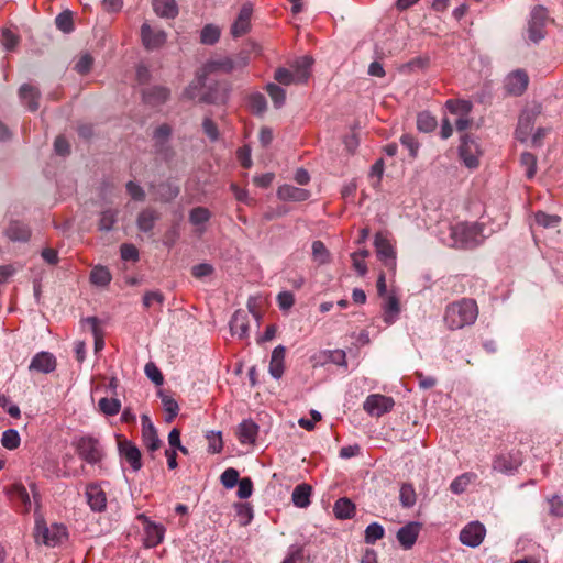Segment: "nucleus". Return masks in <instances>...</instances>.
Returning a JSON list of instances; mask_svg holds the SVG:
<instances>
[{"label":"nucleus","instance_id":"56","mask_svg":"<svg viewBox=\"0 0 563 563\" xmlns=\"http://www.w3.org/2000/svg\"><path fill=\"white\" fill-rule=\"evenodd\" d=\"M401 144L408 148L409 154L412 158L417 157L419 150V142L411 134H404L400 137Z\"/></svg>","mask_w":563,"mask_h":563},{"label":"nucleus","instance_id":"11","mask_svg":"<svg viewBox=\"0 0 563 563\" xmlns=\"http://www.w3.org/2000/svg\"><path fill=\"white\" fill-rule=\"evenodd\" d=\"M481 151L475 141L470 140L467 135L462 137L460 145V157L468 168H476L479 164Z\"/></svg>","mask_w":563,"mask_h":563},{"label":"nucleus","instance_id":"14","mask_svg":"<svg viewBox=\"0 0 563 563\" xmlns=\"http://www.w3.org/2000/svg\"><path fill=\"white\" fill-rule=\"evenodd\" d=\"M420 529L421 525L415 521L401 527L397 531V540L400 543V545L406 550L411 549L418 539Z\"/></svg>","mask_w":563,"mask_h":563},{"label":"nucleus","instance_id":"17","mask_svg":"<svg viewBox=\"0 0 563 563\" xmlns=\"http://www.w3.org/2000/svg\"><path fill=\"white\" fill-rule=\"evenodd\" d=\"M86 496L90 508L93 511H103L107 507V497L102 488L97 484H89L86 488Z\"/></svg>","mask_w":563,"mask_h":563},{"label":"nucleus","instance_id":"29","mask_svg":"<svg viewBox=\"0 0 563 563\" xmlns=\"http://www.w3.org/2000/svg\"><path fill=\"white\" fill-rule=\"evenodd\" d=\"M157 219L158 213L154 209H144L137 216V228L143 232H148L154 228Z\"/></svg>","mask_w":563,"mask_h":563},{"label":"nucleus","instance_id":"45","mask_svg":"<svg viewBox=\"0 0 563 563\" xmlns=\"http://www.w3.org/2000/svg\"><path fill=\"white\" fill-rule=\"evenodd\" d=\"M211 218L210 211L205 207H196L189 213V221L194 225L206 223Z\"/></svg>","mask_w":563,"mask_h":563},{"label":"nucleus","instance_id":"21","mask_svg":"<svg viewBox=\"0 0 563 563\" xmlns=\"http://www.w3.org/2000/svg\"><path fill=\"white\" fill-rule=\"evenodd\" d=\"M230 329L232 334L240 339L249 334V313L244 310H236L231 319Z\"/></svg>","mask_w":563,"mask_h":563},{"label":"nucleus","instance_id":"8","mask_svg":"<svg viewBox=\"0 0 563 563\" xmlns=\"http://www.w3.org/2000/svg\"><path fill=\"white\" fill-rule=\"evenodd\" d=\"M395 405L391 397L380 394H374L366 398L364 402V410L371 416L380 417L390 411Z\"/></svg>","mask_w":563,"mask_h":563},{"label":"nucleus","instance_id":"61","mask_svg":"<svg viewBox=\"0 0 563 563\" xmlns=\"http://www.w3.org/2000/svg\"><path fill=\"white\" fill-rule=\"evenodd\" d=\"M121 257L124 261L136 262L139 260V251L133 244H122L120 247Z\"/></svg>","mask_w":563,"mask_h":563},{"label":"nucleus","instance_id":"53","mask_svg":"<svg viewBox=\"0 0 563 563\" xmlns=\"http://www.w3.org/2000/svg\"><path fill=\"white\" fill-rule=\"evenodd\" d=\"M239 481V472L232 467L227 468L221 475V483L227 488H233Z\"/></svg>","mask_w":563,"mask_h":563},{"label":"nucleus","instance_id":"26","mask_svg":"<svg viewBox=\"0 0 563 563\" xmlns=\"http://www.w3.org/2000/svg\"><path fill=\"white\" fill-rule=\"evenodd\" d=\"M170 134L172 129L168 124H162L155 129L153 137L157 153L170 152L173 154L170 147L166 145Z\"/></svg>","mask_w":563,"mask_h":563},{"label":"nucleus","instance_id":"13","mask_svg":"<svg viewBox=\"0 0 563 563\" xmlns=\"http://www.w3.org/2000/svg\"><path fill=\"white\" fill-rule=\"evenodd\" d=\"M118 446L120 455L131 465L133 471H139L142 467L139 448L129 440H119Z\"/></svg>","mask_w":563,"mask_h":563},{"label":"nucleus","instance_id":"20","mask_svg":"<svg viewBox=\"0 0 563 563\" xmlns=\"http://www.w3.org/2000/svg\"><path fill=\"white\" fill-rule=\"evenodd\" d=\"M521 464V457L518 454H500L493 462V468L500 473L517 470Z\"/></svg>","mask_w":563,"mask_h":563},{"label":"nucleus","instance_id":"3","mask_svg":"<svg viewBox=\"0 0 563 563\" xmlns=\"http://www.w3.org/2000/svg\"><path fill=\"white\" fill-rule=\"evenodd\" d=\"M35 532L34 538L37 543H43L47 547H56L67 539V529L62 523H53L47 526L44 517L35 512Z\"/></svg>","mask_w":563,"mask_h":563},{"label":"nucleus","instance_id":"12","mask_svg":"<svg viewBox=\"0 0 563 563\" xmlns=\"http://www.w3.org/2000/svg\"><path fill=\"white\" fill-rule=\"evenodd\" d=\"M142 441L143 445L150 452H155L161 448L162 441L157 435V431L147 415H142Z\"/></svg>","mask_w":563,"mask_h":563},{"label":"nucleus","instance_id":"42","mask_svg":"<svg viewBox=\"0 0 563 563\" xmlns=\"http://www.w3.org/2000/svg\"><path fill=\"white\" fill-rule=\"evenodd\" d=\"M520 163L526 168L527 178L532 179L537 173V157L529 152H525L521 154Z\"/></svg>","mask_w":563,"mask_h":563},{"label":"nucleus","instance_id":"40","mask_svg":"<svg viewBox=\"0 0 563 563\" xmlns=\"http://www.w3.org/2000/svg\"><path fill=\"white\" fill-rule=\"evenodd\" d=\"M21 443L20 434L14 429H8L2 433L1 444L8 450H15Z\"/></svg>","mask_w":563,"mask_h":563},{"label":"nucleus","instance_id":"41","mask_svg":"<svg viewBox=\"0 0 563 563\" xmlns=\"http://www.w3.org/2000/svg\"><path fill=\"white\" fill-rule=\"evenodd\" d=\"M266 91L269 95L275 108H280L286 101V91L276 84H268Z\"/></svg>","mask_w":563,"mask_h":563},{"label":"nucleus","instance_id":"43","mask_svg":"<svg viewBox=\"0 0 563 563\" xmlns=\"http://www.w3.org/2000/svg\"><path fill=\"white\" fill-rule=\"evenodd\" d=\"M400 503L404 507H412L416 504L417 495L416 492L410 484H404L400 488L399 494Z\"/></svg>","mask_w":563,"mask_h":563},{"label":"nucleus","instance_id":"31","mask_svg":"<svg viewBox=\"0 0 563 563\" xmlns=\"http://www.w3.org/2000/svg\"><path fill=\"white\" fill-rule=\"evenodd\" d=\"M169 97L168 89L164 87H153L143 93L145 102L152 106H157L165 102Z\"/></svg>","mask_w":563,"mask_h":563},{"label":"nucleus","instance_id":"34","mask_svg":"<svg viewBox=\"0 0 563 563\" xmlns=\"http://www.w3.org/2000/svg\"><path fill=\"white\" fill-rule=\"evenodd\" d=\"M55 24H56L57 29L65 34L73 32V30H74L73 12L69 10H65L62 13H59L55 19Z\"/></svg>","mask_w":563,"mask_h":563},{"label":"nucleus","instance_id":"5","mask_svg":"<svg viewBox=\"0 0 563 563\" xmlns=\"http://www.w3.org/2000/svg\"><path fill=\"white\" fill-rule=\"evenodd\" d=\"M374 245L379 261L393 273L396 271V251L390 241L382 233H376Z\"/></svg>","mask_w":563,"mask_h":563},{"label":"nucleus","instance_id":"38","mask_svg":"<svg viewBox=\"0 0 563 563\" xmlns=\"http://www.w3.org/2000/svg\"><path fill=\"white\" fill-rule=\"evenodd\" d=\"M437 119L429 112H421L417 117V128L421 132H432L437 128Z\"/></svg>","mask_w":563,"mask_h":563},{"label":"nucleus","instance_id":"23","mask_svg":"<svg viewBox=\"0 0 563 563\" xmlns=\"http://www.w3.org/2000/svg\"><path fill=\"white\" fill-rule=\"evenodd\" d=\"M286 349L283 345L276 346L272 352L269 362V373L275 378H280L284 374V361Z\"/></svg>","mask_w":563,"mask_h":563},{"label":"nucleus","instance_id":"4","mask_svg":"<svg viewBox=\"0 0 563 563\" xmlns=\"http://www.w3.org/2000/svg\"><path fill=\"white\" fill-rule=\"evenodd\" d=\"M78 455L89 464H96L103 457L102 449L97 439L82 437L76 444Z\"/></svg>","mask_w":563,"mask_h":563},{"label":"nucleus","instance_id":"2","mask_svg":"<svg viewBox=\"0 0 563 563\" xmlns=\"http://www.w3.org/2000/svg\"><path fill=\"white\" fill-rule=\"evenodd\" d=\"M450 231L453 247L472 249L483 241V225L478 222H459Z\"/></svg>","mask_w":563,"mask_h":563},{"label":"nucleus","instance_id":"37","mask_svg":"<svg viewBox=\"0 0 563 563\" xmlns=\"http://www.w3.org/2000/svg\"><path fill=\"white\" fill-rule=\"evenodd\" d=\"M98 406L100 411L107 416H115L121 409V402L117 398H101Z\"/></svg>","mask_w":563,"mask_h":563},{"label":"nucleus","instance_id":"44","mask_svg":"<svg viewBox=\"0 0 563 563\" xmlns=\"http://www.w3.org/2000/svg\"><path fill=\"white\" fill-rule=\"evenodd\" d=\"M385 530L382 525L373 522L365 529V542L374 544L377 540L384 537Z\"/></svg>","mask_w":563,"mask_h":563},{"label":"nucleus","instance_id":"19","mask_svg":"<svg viewBox=\"0 0 563 563\" xmlns=\"http://www.w3.org/2000/svg\"><path fill=\"white\" fill-rule=\"evenodd\" d=\"M252 12L253 8L250 3L243 4L231 27L232 35H240L250 31Z\"/></svg>","mask_w":563,"mask_h":563},{"label":"nucleus","instance_id":"58","mask_svg":"<svg viewBox=\"0 0 563 563\" xmlns=\"http://www.w3.org/2000/svg\"><path fill=\"white\" fill-rule=\"evenodd\" d=\"M238 485H239V488H238L236 494H238L239 498L246 499L252 495L253 483H252L251 478L244 477L239 481Z\"/></svg>","mask_w":563,"mask_h":563},{"label":"nucleus","instance_id":"15","mask_svg":"<svg viewBox=\"0 0 563 563\" xmlns=\"http://www.w3.org/2000/svg\"><path fill=\"white\" fill-rule=\"evenodd\" d=\"M56 365L57 362L53 354L48 352H40L32 358L29 369L37 373L48 374L55 371Z\"/></svg>","mask_w":563,"mask_h":563},{"label":"nucleus","instance_id":"50","mask_svg":"<svg viewBox=\"0 0 563 563\" xmlns=\"http://www.w3.org/2000/svg\"><path fill=\"white\" fill-rule=\"evenodd\" d=\"M207 440H208L209 453L216 454V453L221 452V450L223 448L221 432L210 431L207 434Z\"/></svg>","mask_w":563,"mask_h":563},{"label":"nucleus","instance_id":"6","mask_svg":"<svg viewBox=\"0 0 563 563\" xmlns=\"http://www.w3.org/2000/svg\"><path fill=\"white\" fill-rule=\"evenodd\" d=\"M552 24H554V19L549 16L548 10L542 5H536L530 14L529 34L542 35V33H548V26Z\"/></svg>","mask_w":563,"mask_h":563},{"label":"nucleus","instance_id":"27","mask_svg":"<svg viewBox=\"0 0 563 563\" xmlns=\"http://www.w3.org/2000/svg\"><path fill=\"white\" fill-rule=\"evenodd\" d=\"M333 512L338 519H350L355 514V505L346 497L339 498L334 503Z\"/></svg>","mask_w":563,"mask_h":563},{"label":"nucleus","instance_id":"35","mask_svg":"<svg viewBox=\"0 0 563 563\" xmlns=\"http://www.w3.org/2000/svg\"><path fill=\"white\" fill-rule=\"evenodd\" d=\"M90 282L97 286H107L111 282V274L104 266H96L90 273Z\"/></svg>","mask_w":563,"mask_h":563},{"label":"nucleus","instance_id":"49","mask_svg":"<svg viewBox=\"0 0 563 563\" xmlns=\"http://www.w3.org/2000/svg\"><path fill=\"white\" fill-rule=\"evenodd\" d=\"M274 78L276 81H278L279 84L285 85V86H289L292 84L297 85V79H296L294 73L291 71V69H287V68H283V67L277 68L275 71Z\"/></svg>","mask_w":563,"mask_h":563},{"label":"nucleus","instance_id":"54","mask_svg":"<svg viewBox=\"0 0 563 563\" xmlns=\"http://www.w3.org/2000/svg\"><path fill=\"white\" fill-rule=\"evenodd\" d=\"M312 255L314 260L319 261L322 264L328 262L329 253L323 242L314 241L312 243Z\"/></svg>","mask_w":563,"mask_h":563},{"label":"nucleus","instance_id":"39","mask_svg":"<svg viewBox=\"0 0 563 563\" xmlns=\"http://www.w3.org/2000/svg\"><path fill=\"white\" fill-rule=\"evenodd\" d=\"M118 210L107 209L101 212L100 220L98 223L99 230L101 231H110L113 229L114 223L117 222Z\"/></svg>","mask_w":563,"mask_h":563},{"label":"nucleus","instance_id":"48","mask_svg":"<svg viewBox=\"0 0 563 563\" xmlns=\"http://www.w3.org/2000/svg\"><path fill=\"white\" fill-rule=\"evenodd\" d=\"M162 402H163L164 409L167 413L165 420H166V422H172L175 419V417L178 415V410H179L178 404L175 399H173L169 396H164L162 398Z\"/></svg>","mask_w":563,"mask_h":563},{"label":"nucleus","instance_id":"25","mask_svg":"<svg viewBox=\"0 0 563 563\" xmlns=\"http://www.w3.org/2000/svg\"><path fill=\"white\" fill-rule=\"evenodd\" d=\"M312 487L309 484L302 483L295 487L291 499L295 506L306 508L310 505V496Z\"/></svg>","mask_w":563,"mask_h":563},{"label":"nucleus","instance_id":"18","mask_svg":"<svg viewBox=\"0 0 563 563\" xmlns=\"http://www.w3.org/2000/svg\"><path fill=\"white\" fill-rule=\"evenodd\" d=\"M277 196L285 201H306L310 197V191L285 184L278 188Z\"/></svg>","mask_w":563,"mask_h":563},{"label":"nucleus","instance_id":"9","mask_svg":"<svg viewBox=\"0 0 563 563\" xmlns=\"http://www.w3.org/2000/svg\"><path fill=\"white\" fill-rule=\"evenodd\" d=\"M486 536V529L479 521H473L466 525L460 532V541L467 547H478Z\"/></svg>","mask_w":563,"mask_h":563},{"label":"nucleus","instance_id":"63","mask_svg":"<svg viewBox=\"0 0 563 563\" xmlns=\"http://www.w3.org/2000/svg\"><path fill=\"white\" fill-rule=\"evenodd\" d=\"M213 271L214 269H213V266L211 264L201 263V264L195 265L191 268V274L196 278H202V277L211 275L213 273Z\"/></svg>","mask_w":563,"mask_h":563},{"label":"nucleus","instance_id":"36","mask_svg":"<svg viewBox=\"0 0 563 563\" xmlns=\"http://www.w3.org/2000/svg\"><path fill=\"white\" fill-rule=\"evenodd\" d=\"M399 310L400 308L398 299L395 296H389L384 306L385 322L391 324L395 321L397 314L399 313Z\"/></svg>","mask_w":563,"mask_h":563},{"label":"nucleus","instance_id":"59","mask_svg":"<svg viewBox=\"0 0 563 563\" xmlns=\"http://www.w3.org/2000/svg\"><path fill=\"white\" fill-rule=\"evenodd\" d=\"M180 236L179 228L177 224L168 229L163 235V243L167 247H173Z\"/></svg>","mask_w":563,"mask_h":563},{"label":"nucleus","instance_id":"30","mask_svg":"<svg viewBox=\"0 0 563 563\" xmlns=\"http://www.w3.org/2000/svg\"><path fill=\"white\" fill-rule=\"evenodd\" d=\"M20 97L26 102V106L31 111H36L38 109L40 92L35 87L31 85L21 86Z\"/></svg>","mask_w":563,"mask_h":563},{"label":"nucleus","instance_id":"22","mask_svg":"<svg viewBox=\"0 0 563 563\" xmlns=\"http://www.w3.org/2000/svg\"><path fill=\"white\" fill-rule=\"evenodd\" d=\"M154 12L165 19H175L179 9L176 0H152Z\"/></svg>","mask_w":563,"mask_h":563},{"label":"nucleus","instance_id":"32","mask_svg":"<svg viewBox=\"0 0 563 563\" xmlns=\"http://www.w3.org/2000/svg\"><path fill=\"white\" fill-rule=\"evenodd\" d=\"M145 544L148 548L156 547L163 541L164 529L162 526L155 523H148L145 528Z\"/></svg>","mask_w":563,"mask_h":563},{"label":"nucleus","instance_id":"47","mask_svg":"<svg viewBox=\"0 0 563 563\" xmlns=\"http://www.w3.org/2000/svg\"><path fill=\"white\" fill-rule=\"evenodd\" d=\"M534 220L537 224H539L540 227L553 228L559 224L560 217L539 211L534 214Z\"/></svg>","mask_w":563,"mask_h":563},{"label":"nucleus","instance_id":"7","mask_svg":"<svg viewBox=\"0 0 563 563\" xmlns=\"http://www.w3.org/2000/svg\"><path fill=\"white\" fill-rule=\"evenodd\" d=\"M445 106L451 113L460 115L455 121V128L457 131H465L471 126L472 120L468 118V113L472 110V103L470 101L448 100Z\"/></svg>","mask_w":563,"mask_h":563},{"label":"nucleus","instance_id":"57","mask_svg":"<svg viewBox=\"0 0 563 563\" xmlns=\"http://www.w3.org/2000/svg\"><path fill=\"white\" fill-rule=\"evenodd\" d=\"M202 129L205 134L212 141H217L219 139V130L217 124L210 118H205L202 121Z\"/></svg>","mask_w":563,"mask_h":563},{"label":"nucleus","instance_id":"24","mask_svg":"<svg viewBox=\"0 0 563 563\" xmlns=\"http://www.w3.org/2000/svg\"><path fill=\"white\" fill-rule=\"evenodd\" d=\"M258 427L252 420H244L238 429V438L241 443L252 444L257 437Z\"/></svg>","mask_w":563,"mask_h":563},{"label":"nucleus","instance_id":"51","mask_svg":"<svg viewBox=\"0 0 563 563\" xmlns=\"http://www.w3.org/2000/svg\"><path fill=\"white\" fill-rule=\"evenodd\" d=\"M532 128L531 120L529 117L521 115L519 119V124L516 130V136L519 141L525 142L527 136Z\"/></svg>","mask_w":563,"mask_h":563},{"label":"nucleus","instance_id":"62","mask_svg":"<svg viewBox=\"0 0 563 563\" xmlns=\"http://www.w3.org/2000/svg\"><path fill=\"white\" fill-rule=\"evenodd\" d=\"M277 302L282 310H288L294 306L295 297L290 291H283L277 296Z\"/></svg>","mask_w":563,"mask_h":563},{"label":"nucleus","instance_id":"1","mask_svg":"<svg viewBox=\"0 0 563 563\" xmlns=\"http://www.w3.org/2000/svg\"><path fill=\"white\" fill-rule=\"evenodd\" d=\"M478 306L475 299L462 298L445 307L443 322L451 330H461L475 323L478 317Z\"/></svg>","mask_w":563,"mask_h":563},{"label":"nucleus","instance_id":"64","mask_svg":"<svg viewBox=\"0 0 563 563\" xmlns=\"http://www.w3.org/2000/svg\"><path fill=\"white\" fill-rule=\"evenodd\" d=\"M126 191L132 197V199L136 201H143L145 199L144 190L134 181H129L126 184Z\"/></svg>","mask_w":563,"mask_h":563},{"label":"nucleus","instance_id":"52","mask_svg":"<svg viewBox=\"0 0 563 563\" xmlns=\"http://www.w3.org/2000/svg\"><path fill=\"white\" fill-rule=\"evenodd\" d=\"M12 494L25 506V512L30 511L31 499L26 488L22 484H14L11 488Z\"/></svg>","mask_w":563,"mask_h":563},{"label":"nucleus","instance_id":"60","mask_svg":"<svg viewBox=\"0 0 563 563\" xmlns=\"http://www.w3.org/2000/svg\"><path fill=\"white\" fill-rule=\"evenodd\" d=\"M93 58L89 54H84L75 65L77 73L85 75L90 71Z\"/></svg>","mask_w":563,"mask_h":563},{"label":"nucleus","instance_id":"55","mask_svg":"<svg viewBox=\"0 0 563 563\" xmlns=\"http://www.w3.org/2000/svg\"><path fill=\"white\" fill-rule=\"evenodd\" d=\"M145 374L157 386L162 385L164 382L163 374L161 373L158 367L152 362L145 365Z\"/></svg>","mask_w":563,"mask_h":563},{"label":"nucleus","instance_id":"46","mask_svg":"<svg viewBox=\"0 0 563 563\" xmlns=\"http://www.w3.org/2000/svg\"><path fill=\"white\" fill-rule=\"evenodd\" d=\"M474 477H475V475L470 474V473L462 474L461 476L456 477L451 483V486H450L451 490L454 494H461V493L465 492L466 487L470 485V483L472 482V479Z\"/></svg>","mask_w":563,"mask_h":563},{"label":"nucleus","instance_id":"16","mask_svg":"<svg viewBox=\"0 0 563 563\" xmlns=\"http://www.w3.org/2000/svg\"><path fill=\"white\" fill-rule=\"evenodd\" d=\"M312 63V57L305 55L294 60V63L290 65L291 71L294 73L297 79V85L308 82L311 76Z\"/></svg>","mask_w":563,"mask_h":563},{"label":"nucleus","instance_id":"10","mask_svg":"<svg viewBox=\"0 0 563 563\" xmlns=\"http://www.w3.org/2000/svg\"><path fill=\"white\" fill-rule=\"evenodd\" d=\"M528 84V74L523 69H517L505 78L504 87L507 93L520 96L527 90Z\"/></svg>","mask_w":563,"mask_h":563},{"label":"nucleus","instance_id":"28","mask_svg":"<svg viewBox=\"0 0 563 563\" xmlns=\"http://www.w3.org/2000/svg\"><path fill=\"white\" fill-rule=\"evenodd\" d=\"M5 234L11 241L20 242H25L31 236L29 228L19 221H12L7 229Z\"/></svg>","mask_w":563,"mask_h":563},{"label":"nucleus","instance_id":"33","mask_svg":"<svg viewBox=\"0 0 563 563\" xmlns=\"http://www.w3.org/2000/svg\"><path fill=\"white\" fill-rule=\"evenodd\" d=\"M247 106L254 114L261 115L267 109L266 98L260 92L251 93L247 98Z\"/></svg>","mask_w":563,"mask_h":563}]
</instances>
